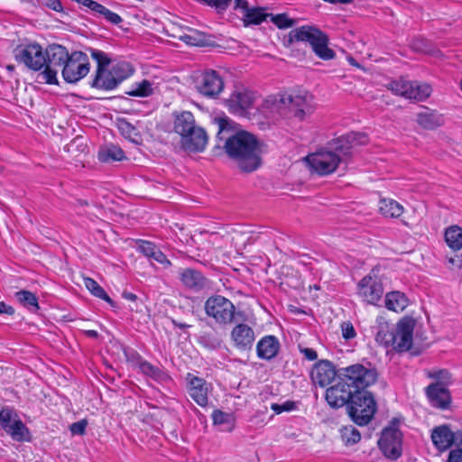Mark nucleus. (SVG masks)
I'll return each instance as SVG.
<instances>
[{"label": "nucleus", "mask_w": 462, "mask_h": 462, "mask_svg": "<svg viewBox=\"0 0 462 462\" xmlns=\"http://www.w3.org/2000/svg\"><path fill=\"white\" fill-rule=\"evenodd\" d=\"M217 123V137L225 140L224 149L228 157L245 172L257 170L261 165L262 153V145L257 138L245 131L230 134L226 118H218Z\"/></svg>", "instance_id": "1"}, {"label": "nucleus", "mask_w": 462, "mask_h": 462, "mask_svg": "<svg viewBox=\"0 0 462 462\" xmlns=\"http://www.w3.org/2000/svg\"><path fill=\"white\" fill-rule=\"evenodd\" d=\"M377 376L376 369L367 368L360 364L341 368L338 371L339 381L326 391V400L333 408L348 405L357 390L374 384Z\"/></svg>", "instance_id": "2"}, {"label": "nucleus", "mask_w": 462, "mask_h": 462, "mask_svg": "<svg viewBox=\"0 0 462 462\" xmlns=\"http://www.w3.org/2000/svg\"><path fill=\"white\" fill-rule=\"evenodd\" d=\"M367 143V136L359 133H349L331 143L332 150H320L306 157L310 167L319 175L334 172L343 157L351 155V149L356 145Z\"/></svg>", "instance_id": "3"}, {"label": "nucleus", "mask_w": 462, "mask_h": 462, "mask_svg": "<svg viewBox=\"0 0 462 462\" xmlns=\"http://www.w3.org/2000/svg\"><path fill=\"white\" fill-rule=\"evenodd\" d=\"M290 43L293 42H307L310 44L314 53L324 60L335 58V51L328 48V37L326 33L314 26L304 25L291 30L288 35Z\"/></svg>", "instance_id": "4"}, {"label": "nucleus", "mask_w": 462, "mask_h": 462, "mask_svg": "<svg viewBox=\"0 0 462 462\" xmlns=\"http://www.w3.org/2000/svg\"><path fill=\"white\" fill-rule=\"evenodd\" d=\"M46 64L44 70L38 74L39 82L50 85H58V70L64 67L70 54L67 49L60 44H51L45 50Z\"/></svg>", "instance_id": "5"}, {"label": "nucleus", "mask_w": 462, "mask_h": 462, "mask_svg": "<svg viewBox=\"0 0 462 462\" xmlns=\"http://www.w3.org/2000/svg\"><path fill=\"white\" fill-rule=\"evenodd\" d=\"M352 420L359 426L367 425L377 410L374 397L367 391L357 390L347 406Z\"/></svg>", "instance_id": "6"}, {"label": "nucleus", "mask_w": 462, "mask_h": 462, "mask_svg": "<svg viewBox=\"0 0 462 462\" xmlns=\"http://www.w3.org/2000/svg\"><path fill=\"white\" fill-rule=\"evenodd\" d=\"M0 425L15 441L23 442L31 439L29 429L22 421L16 411L12 407L5 406L1 409Z\"/></svg>", "instance_id": "7"}, {"label": "nucleus", "mask_w": 462, "mask_h": 462, "mask_svg": "<svg viewBox=\"0 0 462 462\" xmlns=\"http://www.w3.org/2000/svg\"><path fill=\"white\" fill-rule=\"evenodd\" d=\"M388 88L395 95L416 101H423L427 99L432 92L430 85L427 83H420L418 81H409L404 79H398L390 82L388 84Z\"/></svg>", "instance_id": "8"}, {"label": "nucleus", "mask_w": 462, "mask_h": 462, "mask_svg": "<svg viewBox=\"0 0 462 462\" xmlns=\"http://www.w3.org/2000/svg\"><path fill=\"white\" fill-rule=\"evenodd\" d=\"M206 314L214 319L218 324L226 325L233 321L235 305L228 299L221 295L209 297L205 302Z\"/></svg>", "instance_id": "9"}, {"label": "nucleus", "mask_w": 462, "mask_h": 462, "mask_svg": "<svg viewBox=\"0 0 462 462\" xmlns=\"http://www.w3.org/2000/svg\"><path fill=\"white\" fill-rule=\"evenodd\" d=\"M279 103L287 107L289 112L299 120H303L311 115L315 109L313 97L308 93L304 94H282L280 96Z\"/></svg>", "instance_id": "10"}, {"label": "nucleus", "mask_w": 462, "mask_h": 462, "mask_svg": "<svg viewBox=\"0 0 462 462\" xmlns=\"http://www.w3.org/2000/svg\"><path fill=\"white\" fill-rule=\"evenodd\" d=\"M89 72V62L87 54L82 51H74L65 63L61 73L68 83H76Z\"/></svg>", "instance_id": "11"}, {"label": "nucleus", "mask_w": 462, "mask_h": 462, "mask_svg": "<svg viewBox=\"0 0 462 462\" xmlns=\"http://www.w3.org/2000/svg\"><path fill=\"white\" fill-rule=\"evenodd\" d=\"M14 57L17 62L34 71H40L46 64L45 52L38 43L17 48L14 51Z\"/></svg>", "instance_id": "12"}, {"label": "nucleus", "mask_w": 462, "mask_h": 462, "mask_svg": "<svg viewBox=\"0 0 462 462\" xmlns=\"http://www.w3.org/2000/svg\"><path fill=\"white\" fill-rule=\"evenodd\" d=\"M402 434L395 427L385 428L378 440L379 448L383 454L393 460L402 455Z\"/></svg>", "instance_id": "13"}, {"label": "nucleus", "mask_w": 462, "mask_h": 462, "mask_svg": "<svg viewBox=\"0 0 462 462\" xmlns=\"http://www.w3.org/2000/svg\"><path fill=\"white\" fill-rule=\"evenodd\" d=\"M373 273L374 270L359 281L357 294L366 303L375 305L383 294V286L381 280Z\"/></svg>", "instance_id": "14"}, {"label": "nucleus", "mask_w": 462, "mask_h": 462, "mask_svg": "<svg viewBox=\"0 0 462 462\" xmlns=\"http://www.w3.org/2000/svg\"><path fill=\"white\" fill-rule=\"evenodd\" d=\"M416 321L411 317L402 318L393 331L394 340L393 348L398 352H406L411 349L413 341V331Z\"/></svg>", "instance_id": "15"}, {"label": "nucleus", "mask_w": 462, "mask_h": 462, "mask_svg": "<svg viewBox=\"0 0 462 462\" xmlns=\"http://www.w3.org/2000/svg\"><path fill=\"white\" fill-rule=\"evenodd\" d=\"M185 381L189 397L200 407L208 404V394L212 391V385L204 378L188 373Z\"/></svg>", "instance_id": "16"}, {"label": "nucleus", "mask_w": 462, "mask_h": 462, "mask_svg": "<svg viewBox=\"0 0 462 462\" xmlns=\"http://www.w3.org/2000/svg\"><path fill=\"white\" fill-rule=\"evenodd\" d=\"M198 91L210 98H216L224 90L223 78L216 70L205 71L197 81Z\"/></svg>", "instance_id": "17"}, {"label": "nucleus", "mask_w": 462, "mask_h": 462, "mask_svg": "<svg viewBox=\"0 0 462 462\" xmlns=\"http://www.w3.org/2000/svg\"><path fill=\"white\" fill-rule=\"evenodd\" d=\"M255 97L253 92L246 89L236 90L226 99V103L229 111L236 115H244L250 109Z\"/></svg>", "instance_id": "18"}, {"label": "nucleus", "mask_w": 462, "mask_h": 462, "mask_svg": "<svg viewBox=\"0 0 462 462\" xmlns=\"http://www.w3.org/2000/svg\"><path fill=\"white\" fill-rule=\"evenodd\" d=\"M458 432H453L448 425L435 427L431 431V440L435 448L440 451L448 450L452 444L457 443Z\"/></svg>", "instance_id": "19"}, {"label": "nucleus", "mask_w": 462, "mask_h": 462, "mask_svg": "<svg viewBox=\"0 0 462 462\" xmlns=\"http://www.w3.org/2000/svg\"><path fill=\"white\" fill-rule=\"evenodd\" d=\"M337 374L334 365L328 360H321L315 364L310 372L312 382L320 387L328 385Z\"/></svg>", "instance_id": "20"}, {"label": "nucleus", "mask_w": 462, "mask_h": 462, "mask_svg": "<svg viewBox=\"0 0 462 462\" xmlns=\"http://www.w3.org/2000/svg\"><path fill=\"white\" fill-rule=\"evenodd\" d=\"M425 392L433 407L442 410L448 408L451 397L449 391L443 383H433L425 389Z\"/></svg>", "instance_id": "21"}, {"label": "nucleus", "mask_w": 462, "mask_h": 462, "mask_svg": "<svg viewBox=\"0 0 462 462\" xmlns=\"http://www.w3.org/2000/svg\"><path fill=\"white\" fill-rule=\"evenodd\" d=\"M208 134L206 131L197 126L181 138V145L184 150L193 152L204 151L208 143Z\"/></svg>", "instance_id": "22"}, {"label": "nucleus", "mask_w": 462, "mask_h": 462, "mask_svg": "<svg viewBox=\"0 0 462 462\" xmlns=\"http://www.w3.org/2000/svg\"><path fill=\"white\" fill-rule=\"evenodd\" d=\"M231 337L237 348L246 350L253 346L254 332L248 325L238 324L233 328Z\"/></svg>", "instance_id": "23"}, {"label": "nucleus", "mask_w": 462, "mask_h": 462, "mask_svg": "<svg viewBox=\"0 0 462 462\" xmlns=\"http://www.w3.org/2000/svg\"><path fill=\"white\" fill-rule=\"evenodd\" d=\"M180 278L182 284L193 291H199L207 286V279L194 269H182L180 272Z\"/></svg>", "instance_id": "24"}, {"label": "nucleus", "mask_w": 462, "mask_h": 462, "mask_svg": "<svg viewBox=\"0 0 462 462\" xmlns=\"http://www.w3.org/2000/svg\"><path fill=\"white\" fill-rule=\"evenodd\" d=\"M112 74L116 79L103 82V86L107 88H116L122 81L129 78L134 71L133 66L127 61H117L111 66Z\"/></svg>", "instance_id": "25"}, {"label": "nucleus", "mask_w": 462, "mask_h": 462, "mask_svg": "<svg viewBox=\"0 0 462 462\" xmlns=\"http://www.w3.org/2000/svg\"><path fill=\"white\" fill-rule=\"evenodd\" d=\"M279 348V340L274 336H265L256 345L258 357L265 360L273 358L278 354Z\"/></svg>", "instance_id": "26"}, {"label": "nucleus", "mask_w": 462, "mask_h": 462, "mask_svg": "<svg viewBox=\"0 0 462 462\" xmlns=\"http://www.w3.org/2000/svg\"><path fill=\"white\" fill-rule=\"evenodd\" d=\"M138 251L148 258L156 261L165 266H170L171 262L166 255L152 242L145 240L138 241Z\"/></svg>", "instance_id": "27"}, {"label": "nucleus", "mask_w": 462, "mask_h": 462, "mask_svg": "<svg viewBox=\"0 0 462 462\" xmlns=\"http://www.w3.org/2000/svg\"><path fill=\"white\" fill-rule=\"evenodd\" d=\"M197 127L194 116L189 111H183L177 115L174 120V131L179 134L181 138L189 132Z\"/></svg>", "instance_id": "28"}, {"label": "nucleus", "mask_w": 462, "mask_h": 462, "mask_svg": "<svg viewBox=\"0 0 462 462\" xmlns=\"http://www.w3.org/2000/svg\"><path fill=\"white\" fill-rule=\"evenodd\" d=\"M97 156L100 162L106 163L120 162L125 159L124 151L113 143L102 146L98 151Z\"/></svg>", "instance_id": "29"}, {"label": "nucleus", "mask_w": 462, "mask_h": 462, "mask_svg": "<svg viewBox=\"0 0 462 462\" xmlns=\"http://www.w3.org/2000/svg\"><path fill=\"white\" fill-rule=\"evenodd\" d=\"M418 124L429 130H433L444 124L443 116L435 111H427L418 114Z\"/></svg>", "instance_id": "30"}, {"label": "nucleus", "mask_w": 462, "mask_h": 462, "mask_svg": "<svg viewBox=\"0 0 462 462\" xmlns=\"http://www.w3.org/2000/svg\"><path fill=\"white\" fill-rule=\"evenodd\" d=\"M408 306V299L404 293L395 291L385 295V307L395 312L402 311Z\"/></svg>", "instance_id": "31"}, {"label": "nucleus", "mask_w": 462, "mask_h": 462, "mask_svg": "<svg viewBox=\"0 0 462 462\" xmlns=\"http://www.w3.org/2000/svg\"><path fill=\"white\" fill-rule=\"evenodd\" d=\"M403 207L394 199H382L379 201V211L385 217L397 218L403 213Z\"/></svg>", "instance_id": "32"}, {"label": "nucleus", "mask_w": 462, "mask_h": 462, "mask_svg": "<svg viewBox=\"0 0 462 462\" xmlns=\"http://www.w3.org/2000/svg\"><path fill=\"white\" fill-rule=\"evenodd\" d=\"M445 241L453 251L462 248V227L457 225L448 226L444 234Z\"/></svg>", "instance_id": "33"}, {"label": "nucleus", "mask_w": 462, "mask_h": 462, "mask_svg": "<svg viewBox=\"0 0 462 462\" xmlns=\"http://www.w3.org/2000/svg\"><path fill=\"white\" fill-rule=\"evenodd\" d=\"M126 95L131 97H147L153 94V83L148 79H143L140 82H135L130 90L125 92Z\"/></svg>", "instance_id": "34"}, {"label": "nucleus", "mask_w": 462, "mask_h": 462, "mask_svg": "<svg viewBox=\"0 0 462 462\" xmlns=\"http://www.w3.org/2000/svg\"><path fill=\"white\" fill-rule=\"evenodd\" d=\"M15 296L19 302L30 311L36 312L40 309L38 299L34 293L23 290L16 292Z\"/></svg>", "instance_id": "35"}, {"label": "nucleus", "mask_w": 462, "mask_h": 462, "mask_svg": "<svg viewBox=\"0 0 462 462\" xmlns=\"http://www.w3.org/2000/svg\"><path fill=\"white\" fill-rule=\"evenodd\" d=\"M84 285L96 297L104 300L110 305H114V301L107 295L105 290L92 278H84Z\"/></svg>", "instance_id": "36"}, {"label": "nucleus", "mask_w": 462, "mask_h": 462, "mask_svg": "<svg viewBox=\"0 0 462 462\" xmlns=\"http://www.w3.org/2000/svg\"><path fill=\"white\" fill-rule=\"evenodd\" d=\"M179 38L188 45L192 46H204L207 42L205 33L194 29H189V32L183 33Z\"/></svg>", "instance_id": "37"}, {"label": "nucleus", "mask_w": 462, "mask_h": 462, "mask_svg": "<svg viewBox=\"0 0 462 462\" xmlns=\"http://www.w3.org/2000/svg\"><path fill=\"white\" fill-rule=\"evenodd\" d=\"M212 420L215 425L225 426V430H230L234 425V416L232 413L224 412L220 410H215L212 413Z\"/></svg>", "instance_id": "38"}, {"label": "nucleus", "mask_w": 462, "mask_h": 462, "mask_svg": "<svg viewBox=\"0 0 462 462\" xmlns=\"http://www.w3.org/2000/svg\"><path fill=\"white\" fill-rule=\"evenodd\" d=\"M116 126L123 136L132 141H135L139 136L137 129L125 118H118Z\"/></svg>", "instance_id": "39"}, {"label": "nucleus", "mask_w": 462, "mask_h": 462, "mask_svg": "<svg viewBox=\"0 0 462 462\" xmlns=\"http://www.w3.org/2000/svg\"><path fill=\"white\" fill-rule=\"evenodd\" d=\"M245 23L247 24H260L265 20L266 14L263 13V9L248 7L245 9Z\"/></svg>", "instance_id": "40"}, {"label": "nucleus", "mask_w": 462, "mask_h": 462, "mask_svg": "<svg viewBox=\"0 0 462 462\" xmlns=\"http://www.w3.org/2000/svg\"><path fill=\"white\" fill-rule=\"evenodd\" d=\"M375 340L384 346H392L393 340H394L393 331H390L387 325L380 326L375 335Z\"/></svg>", "instance_id": "41"}, {"label": "nucleus", "mask_w": 462, "mask_h": 462, "mask_svg": "<svg viewBox=\"0 0 462 462\" xmlns=\"http://www.w3.org/2000/svg\"><path fill=\"white\" fill-rule=\"evenodd\" d=\"M116 79V77L112 74V69H104V71L96 73L95 79L93 81V87L105 89V90H112L113 88H107L103 86V82L106 83L107 80Z\"/></svg>", "instance_id": "42"}, {"label": "nucleus", "mask_w": 462, "mask_h": 462, "mask_svg": "<svg viewBox=\"0 0 462 462\" xmlns=\"http://www.w3.org/2000/svg\"><path fill=\"white\" fill-rule=\"evenodd\" d=\"M91 55L97 63V73L104 71V69H107L108 65L111 63L107 54L102 51L92 50Z\"/></svg>", "instance_id": "43"}, {"label": "nucleus", "mask_w": 462, "mask_h": 462, "mask_svg": "<svg viewBox=\"0 0 462 462\" xmlns=\"http://www.w3.org/2000/svg\"><path fill=\"white\" fill-rule=\"evenodd\" d=\"M342 438L346 444L353 445L360 440L361 435L356 428L350 426L343 430Z\"/></svg>", "instance_id": "44"}, {"label": "nucleus", "mask_w": 462, "mask_h": 462, "mask_svg": "<svg viewBox=\"0 0 462 462\" xmlns=\"http://www.w3.org/2000/svg\"><path fill=\"white\" fill-rule=\"evenodd\" d=\"M447 462H462V431L458 433L456 448L450 450Z\"/></svg>", "instance_id": "45"}, {"label": "nucleus", "mask_w": 462, "mask_h": 462, "mask_svg": "<svg viewBox=\"0 0 462 462\" xmlns=\"http://www.w3.org/2000/svg\"><path fill=\"white\" fill-rule=\"evenodd\" d=\"M139 367L144 374L149 375L152 378H159L161 376V369L152 365L151 363L147 361H141L139 364Z\"/></svg>", "instance_id": "46"}, {"label": "nucleus", "mask_w": 462, "mask_h": 462, "mask_svg": "<svg viewBox=\"0 0 462 462\" xmlns=\"http://www.w3.org/2000/svg\"><path fill=\"white\" fill-rule=\"evenodd\" d=\"M272 21L280 29L290 28L294 24V21L290 19L285 14L273 16Z\"/></svg>", "instance_id": "47"}, {"label": "nucleus", "mask_w": 462, "mask_h": 462, "mask_svg": "<svg viewBox=\"0 0 462 462\" xmlns=\"http://www.w3.org/2000/svg\"><path fill=\"white\" fill-rule=\"evenodd\" d=\"M296 407L295 402L287 401L282 404L273 403L271 409L275 411L277 414H280L283 411H290L294 410Z\"/></svg>", "instance_id": "48"}, {"label": "nucleus", "mask_w": 462, "mask_h": 462, "mask_svg": "<svg viewBox=\"0 0 462 462\" xmlns=\"http://www.w3.org/2000/svg\"><path fill=\"white\" fill-rule=\"evenodd\" d=\"M101 15L104 16V18L113 23V24H118L122 22V18L120 17V15H118L117 14L110 11L109 9H107L106 7L104 6L102 12H101Z\"/></svg>", "instance_id": "49"}, {"label": "nucleus", "mask_w": 462, "mask_h": 462, "mask_svg": "<svg viewBox=\"0 0 462 462\" xmlns=\"http://www.w3.org/2000/svg\"><path fill=\"white\" fill-rule=\"evenodd\" d=\"M87 425H88L87 420H81L72 423L69 426V430L73 435L81 436V435L85 434Z\"/></svg>", "instance_id": "50"}, {"label": "nucleus", "mask_w": 462, "mask_h": 462, "mask_svg": "<svg viewBox=\"0 0 462 462\" xmlns=\"http://www.w3.org/2000/svg\"><path fill=\"white\" fill-rule=\"evenodd\" d=\"M342 336L345 339H352L356 336V330L350 322H344L341 325Z\"/></svg>", "instance_id": "51"}, {"label": "nucleus", "mask_w": 462, "mask_h": 462, "mask_svg": "<svg viewBox=\"0 0 462 462\" xmlns=\"http://www.w3.org/2000/svg\"><path fill=\"white\" fill-rule=\"evenodd\" d=\"M38 2L53 11L63 12V7L60 0H38Z\"/></svg>", "instance_id": "52"}, {"label": "nucleus", "mask_w": 462, "mask_h": 462, "mask_svg": "<svg viewBox=\"0 0 462 462\" xmlns=\"http://www.w3.org/2000/svg\"><path fill=\"white\" fill-rule=\"evenodd\" d=\"M299 350L303 355L305 359L309 361H314L318 358V354L313 348L299 346Z\"/></svg>", "instance_id": "53"}, {"label": "nucleus", "mask_w": 462, "mask_h": 462, "mask_svg": "<svg viewBox=\"0 0 462 462\" xmlns=\"http://www.w3.org/2000/svg\"><path fill=\"white\" fill-rule=\"evenodd\" d=\"M429 377L439 381H447L449 379V373L447 370H439L433 373H429Z\"/></svg>", "instance_id": "54"}, {"label": "nucleus", "mask_w": 462, "mask_h": 462, "mask_svg": "<svg viewBox=\"0 0 462 462\" xmlns=\"http://www.w3.org/2000/svg\"><path fill=\"white\" fill-rule=\"evenodd\" d=\"M87 7L89 8L91 11H93L98 14H101L104 5L92 0L90 3H88V5Z\"/></svg>", "instance_id": "55"}, {"label": "nucleus", "mask_w": 462, "mask_h": 462, "mask_svg": "<svg viewBox=\"0 0 462 462\" xmlns=\"http://www.w3.org/2000/svg\"><path fill=\"white\" fill-rule=\"evenodd\" d=\"M5 313L8 315H13L14 313V310L13 307L6 305L5 302H0V314Z\"/></svg>", "instance_id": "56"}, {"label": "nucleus", "mask_w": 462, "mask_h": 462, "mask_svg": "<svg viewBox=\"0 0 462 462\" xmlns=\"http://www.w3.org/2000/svg\"><path fill=\"white\" fill-rule=\"evenodd\" d=\"M248 7V4L246 0H235V8L236 9H246Z\"/></svg>", "instance_id": "57"}, {"label": "nucleus", "mask_w": 462, "mask_h": 462, "mask_svg": "<svg viewBox=\"0 0 462 462\" xmlns=\"http://www.w3.org/2000/svg\"><path fill=\"white\" fill-rule=\"evenodd\" d=\"M122 296L124 299H125L127 300H131V301H135L137 300V296L134 293L130 292V291H124L122 293Z\"/></svg>", "instance_id": "58"}, {"label": "nucleus", "mask_w": 462, "mask_h": 462, "mask_svg": "<svg viewBox=\"0 0 462 462\" xmlns=\"http://www.w3.org/2000/svg\"><path fill=\"white\" fill-rule=\"evenodd\" d=\"M324 2H327V3H329V4H344V5H347V4H352L354 2V0H323Z\"/></svg>", "instance_id": "59"}, {"label": "nucleus", "mask_w": 462, "mask_h": 462, "mask_svg": "<svg viewBox=\"0 0 462 462\" xmlns=\"http://www.w3.org/2000/svg\"><path fill=\"white\" fill-rule=\"evenodd\" d=\"M172 324L174 327L176 328H189L190 326L188 325V324H185V323H181V322H178L177 320L175 319H172L171 320Z\"/></svg>", "instance_id": "60"}, {"label": "nucleus", "mask_w": 462, "mask_h": 462, "mask_svg": "<svg viewBox=\"0 0 462 462\" xmlns=\"http://www.w3.org/2000/svg\"><path fill=\"white\" fill-rule=\"evenodd\" d=\"M348 62L356 68H361L360 64L351 56L347 57Z\"/></svg>", "instance_id": "61"}, {"label": "nucleus", "mask_w": 462, "mask_h": 462, "mask_svg": "<svg viewBox=\"0 0 462 462\" xmlns=\"http://www.w3.org/2000/svg\"><path fill=\"white\" fill-rule=\"evenodd\" d=\"M85 334H86L87 336H88V337H94V338H96V337H98V333H97V331H96V330H86V331H85Z\"/></svg>", "instance_id": "62"}, {"label": "nucleus", "mask_w": 462, "mask_h": 462, "mask_svg": "<svg viewBox=\"0 0 462 462\" xmlns=\"http://www.w3.org/2000/svg\"><path fill=\"white\" fill-rule=\"evenodd\" d=\"M76 1L87 7L88 5V3H90L92 0H76Z\"/></svg>", "instance_id": "63"}, {"label": "nucleus", "mask_w": 462, "mask_h": 462, "mask_svg": "<svg viewBox=\"0 0 462 462\" xmlns=\"http://www.w3.org/2000/svg\"><path fill=\"white\" fill-rule=\"evenodd\" d=\"M457 262H458L457 265H458V266H461V265H462V258H461V259H458V260H457Z\"/></svg>", "instance_id": "64"}]
</instances>
